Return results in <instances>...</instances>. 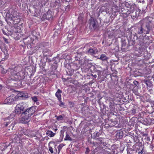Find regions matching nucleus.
<instances>
[{
	"label": "nucleus",
	"mask_w": 154,
	"mask_h": 154,
	"mask_svg": "<svg viewBox=\"0 0 154 154\" xmlns=\"http://www.w3.org/2000/svg\"><path fill=\"white\" fill-rule=\"evenodd\" d=\"M150 148L151 150L153 151L154 150V146L153 145H150Z\"/></svg>",
	"instance_id": "nucleus-20"
},
{
	"label": "nucleus",
	"mask_w": 154,
	"mask_h": 154,
	"mask_svg": "<svg viewBox=\"0 0 154 154\" xmlns=\"http://www.w3.org/2000/svg\"><path fill=\"white\" fill-rule=\"evenodd\" d=\"M0 154H2V153H0Z\"/></svg>",
	"instance_id": "nucleus-34"
},
{
	"label": "nucleus",
	"mask_w": 154,
	"mask_h": 154,
	"mask_svg": "<svg viewBox=\"0 0 154 154\" xmlns=\"http://www.w3.org/2000/svg\"><path fill=\"white\" fill-rule=\"evenodd\" d=\"M116 136L117 137H119V138H122V132H119L117 133L116 134Z\"/></svg>",
	"instance_id": "nucleus-16"
},
{
	"label": "nucleus",
	"mask_w": 154,
	"mask_h": 154,
	"mask_svg": "<svg viewBox=\"0 0 154 154\" xmlns=\"http://www.w3.org/2000/svg\"><path fill=\"white\" fill-rule=\"evenodd\" d=\"M32 99L34 102L36 103V104L37 105H38L39 104V103L37 102L38 100L36 97L34 96L33 97H32Z\"/></svg>",
	"instance_id": "nucleus-12"
},
{
	"label": "nucleus",
	"mask_w": 154,
	"mask_h": 154,
	"mask_svg": "<svg viewBox=\"0 0 154 154\" xmlns=\"http://www.w3.org/2000/svg\"><path fill=\"white\" fill-rule=\"evenodd\" d=\"M4 121L5 122L4 123V125L6 127L7 126L10 124V123L11 122V121L10 120H9L6 118L4 119Z\"/></svg>",
	"instance_id": "nucleus-8"
},
{
	"label": "nucleus",
	"mask_w": 154,
	"mask_h": 154,
	"mask_svg": "<svg viewBox=\"0 0 154 154\" xmlns=\"http://www.w3.org/2000/svg\"><path fill=\"white\" fill-rule=\"evenodd\" d=\"M12 95L13 97H14V101L19 100L20 99V97L18 96V95L17 94L16 96L14 95Z\"/></svg>",
	"instance_id": "nucleus-15"
},
{
	"label": "nucleus",
	"mask_w": 154,
	"mask_h": 154,
	"mask_svg": "<svg viewBox=\"0 0 154 154\" xmlns=\"http://www.w3.org/2000/svg\"><path fill=\"white\" fill-rule=\"evenodd\" d=\"M57 129H55V131H57Z\"/></svg>",
	"instance_id": "nucleus-32"
},
{
	"label": "nucleus",
	"mask_w": 154,
	"mask_h": 154,
	"mask_svg": "<svg viewBox=\"0 0 154 154\" xmlns=\"http://www.w3.org/2000/svg\"><path fill=\"white\" fill-rule=\"evenodd\" d=\"M138 12V11H137L136 12V14H137V12Z\"/></svg>",
	"instance_id": "nucleus-31"
},
{
	"label": "nucleus",
	"mask_w": 154,
	"mask_h": 154,
	"mask_svg": "<svg viewBox=\"0 0 154 154\" xmlns=\"http://www.w3.org/2000/svg\"><path fill=\"white\" fill-rule=\"evenodd\" d=\"M5 57H6V58H7L8 57V55H6L5 56Z\"/></svg>",
	"instance_id": "nucleus-28"
},
{
	"label": "nucleus",
	"mask_w": 154,
	"mask_h": 154,
	"mask_svg": "<svg viewBox=\"0 0 154 154\" xmlns=\"http://www.w3.org/2000/svg\"><path fill=\"white\" fill-rule=\"evenodd\" d=\"M16 113L14 112H13L11 113L9 116L6 118L7 119L11 121L12 122L14 119V117L16 115Z\"/></svg>",
	"instance_id": "nucleus-5"
},
{
	"label": "nucleus",
	"mask_w": 154,
	"mask_h": 154,
	"mask_svg": "<svg viewBox=\"0 0 154 154\" xmlns=\"http://www.w3.org/2000/svg\"><path fill=\"white\" fill-rule=\"evenodd\" d=\"M60 141H60L58 140H53V141L50 142L49 143V144H57V143L58 144V143H59Z\"/></svg>",
	"instance_id": "nucleus-13"
},
{
	"label": "nucleus",
	"mask_w": 154,
	"mask_h": 154,
	"mask_svg": "<svg viewBox=\"0 0 154 154\" xmlns=\"http://www.w3.org/2000/svg\"><path fill=\"white\" fill-rule=\"evenodd\" d=\"M86 150L85 152V153L86 154H88V153L89 152V148L88 147L86 148Z\"/></svg>",
	"instance_id": "nucleus-23"
},
{
	"label": "nucleus",
	"mask_w": 154,
	"mask_h": 154,
	"mask_svg": "<svg viewBox=\"0 0 154 154\" xmlns=\"http://www.w3.org/2000/svg\"><path fill=\"white\" fill-rule=\"evenodd\" d=\"M121 147H122V150L124 149V147L123 146H122V145H121Z\"/></svg>",
	"instance_id": "nucleus-27"
},
{
	"label": "nucleus",
	"mask_w": 154,
	"mask_h": 154,
	"mask_svg": "<svg viewBox=\"0 0 154 154\" xmlns=\"http://www.w3.org/2000/svg\"><path fill=\"white\" fill-rule=\"evenodd\" d=\"M47 135L50 137H52L54 136L55 133H53L52 131H47L46 133Z\"/></svg>",
	"instance_id": "nucleus-7"
},
{
	"label": "nucleus",
	"mask_w": 154,
	"mask_h": 154,
	"mask_svg": "<svg viewBox=\"0 0 154 154\" xmlns=\"http://www.w3.org/2000/svg\"><path fill=\"white\" fill-rule=\"evenodd\" d=\"M135 82H136L137 83V81H135L134 82V83H135Z\"/></svg>",
	"instance_id": "nucleus-29"
},
{
	"label": "nucleus",
	"mask_w": 154,
	"mask_h": 154,
	"mask_svg": "<svg viewBox=\"0 0 154 154\" xmlns=\"http://www.w3.org/2000/svg\"><path fill=\"white\" fill-rule=\"evenodd\" d=\"M94 77H96V75H95V76H94Z\"/></svg>",
	"instance_id": "nucleus-33"
},
{
	"label": "nucleus",
	"mask_w": 154,
	"mask_h": 154,
	"mask_svg": "<svg viewBox=\"0 0 154 154\" xmlns=\"http://www.w3.org/2000/svg\"><path fill=\"white\" fill-rule=\"evenodd\" d=\"M63 119V118L62 116H59L57 118V119L58 120H62Z\"/></svg>",
	"instance_id": "nucleus-24"
},
{
	"label": "nucleus",
	"mask_w": 154,
	"mask_h": 154,
	"mask_svg": "<svg viewBox=\"0 0 154 154\" xmlns=\"http://www.w3.org/2000/svg\"><path fill=\"white\" fill-rule=\"evenodd\" d=\"M18 96L20 97V98L22 97H25L27 96V94L23 92H19L17 94Z\"/></svg>",
	"instance_id": "nucleus-9"
},
{
	"label": "nucleus",
	"mask_w": 154,
	"mask_h": 154,
	"mask_svg": "<svg viewBox=\"0 0 154 154\" xmlns=\"http://www.w3.org/2000/svg\"><path fill=\"white\" fill-rule=\"evenodd\" d=\"M97 52V50H94L93 49H90L88 51L89 53L91 54H93L96 53Z\"/></svg>",
	"instance_id": "nucleus-11"
},
{
	"label": "nucleus",
	"mask_w": 154,
	"mask_h": 154,
	"mask_svg": "<svg viewBox=\"0 0 154 154\" xmlns=\"http://www.w3.org/2000/svg\"><path fill=\"white\" fill-rule=\"evenodd\" d=\"M62 91L60 89H58L56 93V96L57 97L59 101L61 100V93Z\"/></svg>",
	"instance_id": "nucleus-6"
},
{
	"label": "nucleus",
	"mask_w": 154,
	"mask_h": 154,
	"mask_svg": "<svg viewBox=\"0 0 154 154\" xmlns=\"http://www.w3.org/2000/svg\"><path fill=\"white\" fill-rule=\"evenodd\" d=\"M25 105L23 103H20L17 104L15 107V112L16 113L20 114L25 109Z\"/></svg>",
	"instance_id": "nucleus-2"
},
{
	"label": "nucleus",
	"mask_w": 154,
	"mask_h": 154,
	"mask_svg": "<svg viewBox=\"0 0 154 154\" xmlns=\"http://www.w3.org/2000/svg\"><path fill=\"white\" fill-rule=\"evenodd\" d=\"M65 140H72V138L70 137L69 135L67 134V133L66 134L65 138Z\"/></svg>",
	"instance_id": "nucleus-14"
},
{
	"label": "nucleus",
	"mask_w": 154,
	"mask_h": 154,
	"mask_svg": "<svg viewBox=\"0 0 154 154\" xmlns=\"http://www.w3.org/2000/svg\"><path fill=\"white\" fill-rule=\"evenodd\" d=\"M63 145H59L58 148V151H59V152H60L61 149L63 147Z\"/></svg>",
	"instance_id": "nucleus-18"
},
{
	"label": "nucleus",
	"mask_w": 154,
	"mask_h": 154,
	"mask_svg": "<svg viewBox=\"0 0 154 154\" xmlns=\"http://www.w3.org/2000/svg\"><path fill=\"white\" fill-rule=\"evenodd\" d=\"M15 124H16V123L15 122H13L12 123V124L11 125V128L12 129H13L14 126H15Z\"/></svg>",
	"instance_id": "nucleus-17"
},
{
	"label": "nucleus",
	"mask_w": 154,
	"mask_h": 154,
	"mask_svg": "<svg viewBox=\"0 0 154 154\" xmlns=\"http://www.w3.org/2000/svg\"><path fill=\"white\" fill-rule=\"evenodd\" d=\"M49 149L51 153H53V149L51 147L49 146Z\"/></svg>",
	"instance_id": "nucleus-19"
},
{
	"label": "nucleus",
	"mask_w": 154,
	"mask_h": 154,
	"mask_svg": "<svg viewBox=\"0 0 154 154\" xmlns=\"http://www.w3.org/2000/svg\"><path fill=\"white\" fill-rule=\"evenodd\" d=\"M142 32H143L142 29L141 27L139 29V30L138 31V33L139 34H141L142 33Z\"/></svg>",
	"instance_id": "nucleus-21"
},
{
	"label": "nucleus",
	"mask_w": 154,
	"mask_h": 154,
	"mask_svg": "<svg viewBox=\"0 0 154 154\" xmlns=\"http://www.w3.org/2000/svg\"><path fill=\"white\" fill-rule=\"evenodd\" d=\"M100 59L103 61L107 60V58L105 54H102L101 55Z\"/></svg>",
	"instance_id": "nucleus-10"
},
{
	"label": "nucleus",
	"mask_w": 154,
	"mask_h": 154,
	"mask_svg": "<svg viewBox=\"0 0 154 154\" xmlns=\"http://www.w3.org/2000/svg\"><path fill=\"white\" fill-rule=\"evenodd\" d=\"M35 109L36 107L32 106L27 109L24 112L30 117L35 112Z\"/></svg>",
	"instance_id": "nucleus-3"
},
{
	"label": "nucleus",
	"mask_w": 154,
	"mask_h": 154,
	"mask_svg": "<svg viewBox=\"0 0 154 154\" xmlns=\"http://www.w3.org/2000/svg\"><path fill=\"white\" fill-rule=\"evenodd\" d=\"M14 101V99L12 95L8 97L4 101V103L5 104H11Z\"/></svg>",
	"instance_id": "nucleus-4"
},
{
	"label": "nucleus",
	"mask_w": 154,
	"mask_h": 154,
	"mask_svg": "<svg viewBox=\"0 0 154 154\" xmlns=\"http://www.w3.org/2000/svg\"><path fill=\"white\" fill-rule=\"evenodd\" d=\"M2 88V86H1V85H0V88Z\"/></svg>",
	"instance_id": "nucleus-30"
},
{
	"label": "nucleus",
	"mask_w": 154,
	"mask_h": 154,
	"mask_svg": "<svg viewBox=\"0 0 154 154\" xmlns=\"http://www.w3.org/2000/svg\"><path fill=\"white\" fill-rule=\"evenodd\" d=\"M138 153L139 154H143V153L142 151H141V152H139Z\"/></svg>",
	"instance_id": "nucleus-26"
},
{
	"label": "nucleus",
	"mask_w": 154,
	"mask_h": 154,
	"mask_svg": "<svg viewBox=\"0 0 154 154\" xmlns=\"http://www.w3.org/2000/svg\"><path fill=\"white\" fill-rule=\"evenodd\" d=\"M90 26H92L93 28H94L95 26V23L94 22H91L90 24Z\"/></svg>",
	"instance_id": "nucleus-22"
},
{
	"label": "nucleus",
	"mask_w": 154,
	"mask_h": 154,
	"mask_svg": "<svg viewBox=\"0 0 154 154\" xmlns=\"http://www.w3.org/2000/svg\"><path fill=\"white\" fill-rule=\"evenodd\" d=\"M21 118L20 119V122L23 123H26L30 120V116L25 112L21 114Z\"/></svg>",
	"instance_id": "nucleus-1"
},
{
	"label": "nucleus",
	"mask_w": 154,
	"mask_h": 154,
	"mask_svg": "<svg viewBox=\"0 0 154 154\" xmlns=\"http://www.w3.org/2000/svg\"><path fill=\"white\" fill-rule=\"evenodd\" d=\"M60 106H64V103H63V102H62L60 100Z\"/></svg>",
	"instance_id": "nucleus-25"
}]
</instances>
